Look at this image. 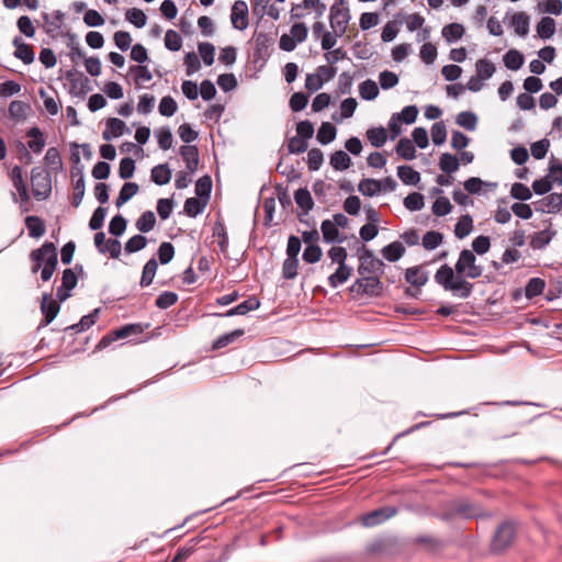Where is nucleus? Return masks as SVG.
<instances>
[{
    "label": "nucleus",
    "instance_id": "f257e3e1",
    "mask_svg": "<svg viewBox=\"0 0 562 562\" xmlns=\"http://www.w3.org/2000/svg\"><path fill=\"white\" fill-rule=\"evenodd\" d=\"M483 273V267L476 265L473 251L463 249L456 262L454 270L447 263L442 265L435 273V281L446 291L459 292L462 299H467L473 291V284L465 280L477 279Z\"/></svg>",
    "mask_w": 562,
    "mask_h": 562
},
{
    "label": "nucleus",
    "instance_id": "f03ea898",
    "mask_svg": "<svg viewBox=\"0 0 562 562\" xmlns=\"http://www.w3.org/2000/svg\"><path fill=\"white\" fill-rule=\"evenodd\" d=\"M30 258L33 262L32 272L37 273L41 270L42 281H49L58 265V255L54 243L45 241L40 248L31 251Z\"/></svg>",
    "mask_w": 562,
    "mask_h": 562
},
{
    "label": "nucleus",
    "instance_id": "7ed1b4c3",
    "mask_svg": "<svg viewBox=\"0 0 562 562\" xmlns=\"http://www.w3.org/2000/svg\"><path fill=\"white\" fill-rule=\"evenodd\" d=\"M358 273L361 277L375 276L381 277L384 273L385 263L376 258L371 249L362 247L359 251Z\"/></svg>",
    "mask_w": 562,
    "mask_h": 562
},
{
    "label": "nucleus",
    "instance_id": "20e7f679",
    "mask_svg": "<svg viewBox=\"0 0 562 562\" xmlns=\"http://www.w3.org/2000/svg\"><path fill=\"white\" fill-rule=\"evenodd\" d=\"M350 19V10L346 0L335 1V3L330 7L329 22L330 27L336 33V35L342 36L346 33Z\"/></svg>",
    "mask_w": 562,
    "mask_h": 562
},
{
    "label": "nucleus",
    "instance_id": "39448f33",
    "mask_svg": "<svg viewBox=\"0 0 562 562\" xmlns=\"http://www.w3.org/2000/svg\"><path fill=\"white\" fill-rule=\"evenodd\" d=\"M383 283L380 277L364 276L358 278L350 286V292H355L358 295H367L370 297H379L383 293Z\"/></svg>",
    "mask_w": 562,
    "mask_h": 562
},
{
    "label": "nucleus",
    "instance_id": "423d86ee",
    "mask_svg": "<svg viewBox=\"0 0 562 562\" xmlns=\"http://www.w3.org/2000/svg\"><path fill=\"white\" fill-rule=\"evenodd\" d=\"M461 517L465 519L477 518L484 516L483 508L468 499H458L451 503L450 513L447 514V518Z\"/></svg>",
    "mask_w": 562,
    "mask_h": 562
},
{
    "label": "nucleus",
    "instance_id": "0eeeda50",
    "mask_svg": "<svg viewBox=\"0 0 562 562\" xmlns=\"http://www.w3.org/2000/svg\"><path fill=\"white\" fill-rule=\"evenodd\" d=\"M32 191L35 198L46 199L52 191L50 177L41 168L31 171Z\"/></svg>",
    "mask_w": 562,
    "mask_h": 562
},
{
    "label": "nucleus",
    "instance_id": "6e6552de",
    "mask_svg": "<svg viewBox=\"0 0 562 562\" xmlns=\"http://www.w3.org/2000/svg\"><path fill=\"white\" fill-rule=\"evenodd\" d=\"M514 536H515V529H514L513 524H510L508 521L502 522L498 526V528L493 537V540L491 543L492 550L495 552H501V551L505 550L506 548H508L510 546V543L514 539Z\"/></svg>",
    "mask_w": 562,
    "mask_h": 562
},
{
    "label": "nucleus",
    "instance_id": "1a4fd4ad",
    "mask_svg": "<svg viewBox=\"0 0 562 562\" xmlns=\"http://www.w3.org/2000/svg\"><path fill=\"white\" fill-rule=\"evenodd\" d=\"M140 331H142V328L137 324L125 325V326L117 328V329L106 334L105 336H103L100 339V341L98 342L97 347L99 349H104L117 339L127 338L128 336H131L133 334H138Z\"/></svg>",
    "mask_w": 562,
    "mask_h": 562
},
{
    "label": "nucleus",
    "instance_id": "9d476101",
    "mask_svg": "<svg viewBox=\"0 0 562 562\" xmlns=\"http://www.w3.org/2000/svg\"><path fill=\"white\" fill-rule=\"evenodd\" d=\"M94 245L99 252H109L111 258L117 259L121 255L122 246L117 239H106L103 232H98L94 235Z\"/></svg>",
    "mask_w": 562,
    "mask_h": 562
},
{
    "label": "nucleus",
    "instance_id": "9b49d317",
    "mask_svg": "<svg viewBox=\"0 0 562 562\" xmlns=\"http://www.w3.org/2000/svg\"><path fill=\"white\" fill-rule=\"evenodd\" d=\"M544 224L546 227L542 231L535 233L530 237L529 245L533 250L544 249L557 235V232L552 228L550 220L544 221Z\"/></svg>",
    "mask_w": 562,
    "mask_h": 562
},
{
    "label": "nucleus",
    "instance_id": "f8f14e48",
    "mask_svg": "<svg viewBox=\"0 0 562 562\" xmlns=\"http://www.w3.org/2000/svg\"><path fill=\"white\" fill-rule=\"evenodd\" d=\"M254 41H255V48H254L255 61L266 60L270 54V48L274 43L273 37L266 33H255Z\"/></svg>",
    "mask_w": 562,
    "mask_h": 562
},
{
    "label": "nucleus",
    "instance_id": "ddd939ff",
    "mask_svg": "<svg viewBox=\"0 0 562 562\" xmlns=\"http://www.w3.org/2000/svg\"><path fill=\"white\" fill-rule=\"evenodd\" d=\"M396 512L397 510L394 507H381L363 515L361 521L366 527H373L393 517Z\"/></svg>",
    "mask_w": 562,
    "mask_h": 562
},
{
    "label": "nucleus",
    "instance_id": "4468645a",
    "mask_svg": "<svg viewBox=\"0 0 562 562\" xmlns=\"http://www.w3.org/2000/svg\"><path fill=\"white\" fill-rule=\"evenodd\" d=\"M231 21L235 29L243 31L248 26V7L245 1L238 0L232 7Z\"/></svg>",
    "mask_w": 562,
    "mask_h": 562
},
{
    "label": "nucleus",
    "instance_id": "2eb2a0df",
    "mask_svg": "<svg viewBox=\"0 0 562 562\" xmlns=\"http://www.w3.org/2000/svg\"><path fill=\"white\" fill-rule=\"evenodd\" d=\"M260 307V301L257 299V296L252 295L249 296L244 302L239 303L238 305L234 306L233 308L228 310L225 313H215L214 316L217 317H232L235 315H246L248 312L256 311Z\"/></svg>",
    "mask_w": 562,
    "mask_h": 562
},
{
    "label": "nucleus",
    "instance_id": "dca6fc26",
    "mask_svg": "<svg viewBox=\"0 0 562 562\" xmlns=\"http://www.w3.org/2000/svg\"><path fill=\"white\" fill-rule=\"evenodd\" d=\"M59 310V303L56 300H53L50 294L44 293L41 304V311L44 315L42 326L50 324L57 316Z\"/></svg>",
    "mask_w": 562,
    "mask_h": 562
},
{
    "label": "nucleus",
    "instance_id": "f3484780",
    "mask_svg": "<svg viewBox=\"0 0 562 562\" xmlns=\"http://www.w3.org/2000/svg\"><path fill=\"white\" fill-rule=\"evenodd\" d=\"M66 79L70 83V92L75 94H83L88 91L89 79L82 74L74 69L66 72Z\"/></svg>",
    "mask_w": 562,
    "mask_h": 562
},
{
    "label": "nucleus",
    "instance_id": "a211bd4d",
    "mask_svg": "<svg viewBox=\"0 0 562 562\" xmlns=\"http://www.w3.org/2000/svg\"><path fill=\"white\" fill-rule=\"evenodd\" d=\"M10 178L12 180L13 187L15 188V190L19 193L21 203L26 204L30 200V196H29L26 184L23 180L22 168L20 166H14L11 169Z\"/></svg>",
    "mask_w": 562,
    "mask_h": 562
},
{
    "label": "nucleus",
    "instance_id": "6ab92c4d",
    "mask_svg": "<svg viewBox=\"0 0 562 562\" xmlns=\"http://www.w3.org/2000/svg\"><path fill=\"white\" fill-rule=\"evenodd\" d=\"M180 155L186 162L189 173H194L199 166V150L194 145H183L180 147Z\"/></svg>",
    "mask_w": 562,
    "mask_h": 562
},
{
    "label": "nucleus",
    "instance_id": "aec40b11",
    "mask_svg": "<svg viewBox=\"0 0 562 562\" xmlns=\"http://www.w3.org/2000/svg\"><path fill=\"white\" fill-rule=\"evenodd\" d=\"M126 131V124L117 119L111 117L106 121V128L102 132V137L105 140L122 136Z\"/></svg>",
    "mask_w": 562,
    "mask_h": 562
},
{
    "label": "nucleus",
    "instance_id": "412c9836",
    "mask_svg": "<svg viewBox=\"0 0 562 562\" xmlns=\"http://www.w3.org/2000/svg\"><path fill=\"white\" fill-rule=\"evenodd\" d=\"M13 45L15 46V58L22 60L26 65L34 61L35 55L31 45L24 43L19 36L13 40Z\"/></svg>",
    "mask_w": 562,
    "mask_h": 562
},
{
    "label": "nucleus",
    "instance_id": "4be33fe9",
    "mask_svg": "<svg viewBox=\"0 0 562 562\" xmlns=\"http://www.w3.org/2000/svg\"><path fill=\"white\" fill-rule=\"evenodd\" d=\"M171 169L168 164H159L150 171V179L158 186H165L171 180Z\"/></svg>",
    "mask_w": 562,
    "mask_h": 562
},
{
    "label": "nucleus",
    "instance_id": "5701e85b",
    "mask_svg": "<svg viewBox=\"0 0 562 562\" xmlns=\"http://www.w3.org/2000/svg\"><path fill=\"white\" fill-rule=\"evenodd\" d=\"M26 136L31 138V140L27 142L29 149L35 154H40L46 144L41 128L37 126L31 127L26 132Z\"/></svg>",
    "mask_w": 562,
    "mask_h": 562
},
{
    "label": "nucleus",
    "instance_id": "b1692460",
    "mask_svg": "<svg viewBox=\"0 0 562 562\" xmlns=\"http://www.w3.org/2000/svg\"><path fill=\"white\" fill-rule=\"evenodd\" d=\"M405 280L413 286L422 288L427 283L428 276L419 266H415L406 269Z\"/></svg>",
    "mask_w": 562,
    "mask_h": 562
},
{
    "label": "nucleus",
    "instance_id": "393cba45",
    "mask_svg": "<svg viewBox=\"0 0 562 562\" xmlns=\"http://www.w3.org/2000/svg\"><path fill=\"white\" fill-rule=\"evenodd\" d=\"M404 254L405 247L401 241H393L381 249L382 257L390 262L400 260Z\"/></svg>",
    "mask_w": 562,
    "mask_h": 562
},
{
    "label": "nucleus",
    "instance_id": "a878e982",
    "mask_svg": "<svg viewBox=\"0 0 562 562\" xmlns=\"http://www.w3.org/2000/svg\"><path fill=\"white\" fill-rule=\"evenodd\" d=\"M530 19L525 12H516L513 14L510 25L514 27L518 36L525 37L529 32Z\"/></svg>",
    "mask_w": 562,
    "mask_h": 562
},
{
    "label": "nucleus",
    "instance_id": "bb28decb",
    "mask_svg": "<svg viewBox=\"0 0 562 562\" xmlns=\"http://www.w3.org/2000/svg\"><path fill=\"white\" fill-rule=\"evenodd\" d=\"M25 226L29 231L30 237L40 238L45 234L46 226L43 220L38 216L30 215L25 218Z\"/></svg>",
    "mask_w": 562,
    "mask_h": 562
},
{
    "label": "nucleus",
    "instance_id": "cd10ccee",
    "mask_svg": "<svg viewBox=\"0 0 562 562\" xmlns=\"http://www.w3.org/2000/svg\"><path fill=\"white\" fill-rule=\"evenodd\" d=\"M397 177L407 186H416L420 181L419 172L406 165L397 167Z\"/></svg>",
    "mask_w": 562,
    "mask_h": 562
},
{
    "label": "nucleus",
    "instance_id": "c85d7f7f",
    "mask_svg": "<svg viewBox=\"0 0 562 562\" xmlns=\"http://www.w3.org/2000/svg\"><path fill=\"white\" fill-rule=\"evenodd\" d=\"M158 269V262L156 258H150L145 266L143 267L142 277L139 281V285L142 288L149 286L153 283V280L156 276Z\"/></svg>",
    "mask_w": 562,
    "mask_h": 562
},
{
    "label": "nucleus",
    "instance_id": "c756f323",
    "mask_svg": "<svg viewBox=\"0 0 562 562\" xmlns=\"http://www.w3.org/2000/svg\"><path fill=\"white\" fill-rule=\"evenodd\" d=\"M336 135L337 128L335 125L329 122H324L317 131L316 139L322 145H327L336 138Z\"/></svg>",
    "mask_w": 562,
    "mask_h": 562
},
{
    "label": "nucleus",
    "instance_id": "7c9ffc66",
    "mask_svg": "<svg viewBox=\"0 0 562 562\" xmlns=\"http://www.w3.org/2000/svg\"><path fill=\"white\" fill-rule=\"evenodd\" d=\"M395 150L396 154L405 160H413L416 157L415 145L407 137H403L398 140Z\"/></svg>",
    "mask_w": 562,
    "mask_h": 562
},
{
    "label": "nucleus",
    "instance_id": "2f4dec72",
    "mask_svg": "<svg viewBox=\"0 0 562 562\" xmlns=\"http://www.w3.org/2000/svg\"><path fill=\"white\" fill-rule=\"evenodd\" d=\"M294 200L297 206L301 207L305 214L314 206L313 198L310 191L305 188H300L294 192Z\"/></svg>",
    "mask_w": 562,
    "mask_h": 562
},
{
    "label": "nucleus",
    "instance_id": "473e14b6",
    "mask_svg": "<svg viewBox=\"0 0 562 562\" xmlns=\"http://www.w3.org/2000/svg\"><path fill=\"white\" fill-rule=\"evenodd\" d=\"M352 268L345 266H338L336 271L328 277V284L335 289L338 285L345 283L351 276Z\"/></svg>",
    "mask_w": 562,
    "mask_h": 562
},
{
    "label": "nucleus",
    "instance_id": "72a5a7b5",
    "mask_svg": "<svg viewBox=\"0 0 562 562\" xmlns=\"http://www.w3.org/2000/svg\"><path fill=\"white\" fill-rule=\"evenodd\" d=\"M128 74L134 77V82L137 88H140L143 82L150 81L153 79V75L148 67L143 65L131 66Z\"/></svg>",
    "mask_w": 562,
    "mask_h": 562
},
{
    "label": "nucleus",
    "instance_id": "f704fd0d",
    "mask_svg": "<svg viewBox=\"0 0 562 562\" xmlns=\"http://www.w3.org/2000/svg\"><path fill=\"white\" fill-rule=\"evenodd\" d=\"M358 190L363 195L374 196L382 191V182L376 179H363L359 182Z\"/></svg>",
    "mask_w": 562,
    "mask_h": 562
},
{
    "label": "nucleus",
    "instance_id": "c9c22d12",
    "mask_svg": "<svg viewBox=\"0 0 562 562\" xmlns=\"http://www.w3.org/2000/svg\"><path fill=\"white\" fill-rule=\"evenodd\" d=\"M138 184L135 182H125L120 190L119 196L115 200L117 207L123 206L128 200H131L138 192Z\"/></svg>",
    "mask_w": 562,
    "mask_h": 562
},
{
    "label": "nucleus",
    "instance_id": "e433bc0d",
    "mask_svg": "<svg viewBox=\"0 0 562 562\" xmlns=\"http://www.w3.org/2000/svg\"><path fill=\"white\" fill-rule=\"evenodd\" d=\"M537 33L542 40L551 38L555 33V21L550 16H543L537 24Z\"/></svg>",
    "mask_w": 562,
    "mask_h": 562
},
{
    "label": "nucleus",
    "instance_id": "4c0bfd02",
    "mask_svg": "<svg viewBox=\"0 0 562 562\" xmlns=\"http://www.w3.org/2000/svg\"><path fill=\"white\" fill-rule=\"evenodd\" d=\"M464 189L470 194H479L484 187H488L492 189H495L497 187V183L495 182H486L477 177H471L463 183Z\"/></svg>",
    "mask_w": 562,
    "mask_h": 562
},
{
    "label": "nucleus",
    "instance_id": "58836bf2",
    "mask_svg": "<svg viewBox=\"0 0 562 562\" xmlns=\"http://www.w3.org/2000/svg\"><path fill=\"white\" fill-rule=\"evenodd\" d=\"M366 135L370 144L376 148L382 147L387 139V133L383 126L371 127L367 131Z\"/></svg>",
    "mask_w": 562,
    "mask_h": 562
},
{
    "label": "nucleus",
    "instance_id": "ea45409f",
    "mask_svg": "<svg viewBox=\"0 0 562 562\" xmlns=\"http://www.w3.org/2000/svg\"><path fill=\"white\" fill-rule=\"evenodd\" d=\"M156 225V216L153 211H145L136 221L135 227L140 233H148Z\"/></svg>",
    "mask_w": 562,
    "mask_h": 562
},
{
    "label": "nucleus",
    "instance_id": "a19ab883",
    "mask_svg": "<svg viewBox=\"0 0 562 562\" xmlns=\"http://www.w3.org/2000/svg\"><path fill=\"white\" fill-rule=\"evenodd\" d=\"M245 334V330L241 328L235 329L231 333H226L222 336H220L217 339L213 341V349L217 350L221 348H224L228 346L229 344L234 342L238 338H240Z\"/></svg>",
    "mask_w": 562,
    "mask_h": 562
},
{
    "label": "nucleus",
    "instance_id": "79ce46f5",
    "mask_svg": "<svg viewBox=\"0 0 562 562\" xmlns=\"http://www.w3.org/2000/svg\"><path fill=\"white\" fill-rule=\"evenodd\" d=\"M330 166L335 170L342 171L351 166V159L346 151L337 150L330 156Z\"/></svg>",
    "mask_w": 562,
    "mask_h": 562
},
{
    "label": "nucleus",
    "instance_id": "37998d69",
    "mask_svg": "<svg viewBox=\"0 0 562 562\" xmlns=\"http://www.w3.org/2000/svg\"><path fill=\"white\" fill-rule=\"evenodd\" d=\"M442 37L448 42H454L460 40L464 34L463 25L459 23H450L443 26L441 31Z\"/></svg>",
    "mask_w": 562,
    "mask_h": 562
},
{
    "label": "nucleus",
    "instance_id": "c03bdc74",
    "mask_svg": "<svg viewBox=\"0 0 562 562\" xmlns=\"http://www.w3.org/2000/svg\"><path fill=\"white\" fill-rule=\"evenodd\" d=\"M506 68L510 70H518L524 65V55L516 50L509 49L503 57Z\"/></svg>",
    "mask_w": 562,
    "mask_h": 562
},
{
    "label": "nucleus",
    "instance_id": "a18cd8bd",
    "mask_svg": "<svg viewBox=\"0 0 562 562\" xmlns=\"http://www.w3.org/2000/svg\"><path fill=\"white\" fill-rule=\"evenodd\" d=\"M359 93L363 100H374L379 94V87L372 79H367L359 85Z\"/></svg>",
    "mask_w": 562,
    "mask_h": 562
},
{
    "label": "nucleus",
    "instance_id": "49530a36",
    "mask_svg": "<svg viewBox=\"0 0 562 562\" xmlns=\"http://www.w3.org/2000/svg\"><path fill=\"white\" fill-rule=\"evenodd\" d=\"M473 228V220L469 214L462 215L454 226V235L462 239L467 237Z\"/></svg>",
    "mask_w": 562,
    "mask_h": 562
},
{
    "label": "nucleus",
    "instance_id": "de8ad7c7",
    "mask_svg": "<svg viewBox=\"0 0 562 562\" xmlns=\"http://www.w3.org/2000/svg\"><path fill=\"white\" fill-rule=\"evenodd\" d=\"M460 167L459 160L456 156L445 153L440 156L439 168L441 171L450 175L458 171Z\"/></svg>",
    "mask_w": 562,
    "mask_h": 562
},
{
    "label": "nucleus",
    "instance_id": "09e8293b",
    "mask_svg": "<svg viewBox=\"0 0 562 562\" xmlns=\"http://www.w3.org/2000/svg\"><path fill=\"white\" fill-rule=\"evenodd\" d=\"M495 70V65L486 58H481L475 63V75L484 80L490 79L494 75Z\"/></svg>",
    "mask_w": 562,
    "mask_h": 562
},
{
    "label": "nucleus",
    "instance_id": "8fccbe9b",
    "mask_svg": "<svg viewBox=\"0 0 562 562\" xmlns=\"http://www.w3.org/2000/svg\"><path fill=\"white\" fill-rule=\"evenodd\" d=\"M456 122L467 131H474L477 125V116L471 111H463L457 115Z\"/></svg>",
    "mask_w": 562,
    "mask_h": 562
},
{
    "label": "nucleus",
    "instance_id": "3c124183",
    "mask_svg": "<svg viewBox=\"0 0 562 562\" xmlns=\"http://www.w3.org/2000/svg\"><path fill=\"white\" fill-rule=\"evenodd\" d=\"M321 231L326 243L339 240V231L330 220H324L321 224Z\"/></svg>",
    "mask_w": 562,
    "mask_h": 562
},
{
    "label": "nucleus",
    "instance_id": "603ef678",
    "mask_svg": "<svg viewBox=\"0 0 562 562\" xmlns=\"http://www.w3.org/2000/svg\"><path fill=\"white\" fill-rule=\"evenodd\" d=\"M544 288H546V282L543 279L531 278L525 288V294L528 299H532L535 296L542 294Z\"/></svg>",
    "mask_w": 562,
    "mask_h": 562
},
{
    "label": "nucleus",
    "instance_id": "864d4df0",
    "mask_svg": "<svg viewBox=\"0 0 562 562\" xmlns=\"http://www.w3.org/2000/svg\"><path fill=\"white\" fill-rule=\"evenodd\" d=\"M443 235L436 231L427 232L423 237V247L426 250H434L442 244Z\"/></svg>",
    "mask_w": 562,
    "mask_h": 562
},
{
    "label": "nucleus",
    "instance_id": "5fc2aeb1",
    "mask_svg": "<svg viewBox=\"0 0 562 562\" xmlns=\"http://www.w3.org/2000/svg\"><path fill=\"white\" fill-rule=\"evenodd\" d=\"M147 245V238L140 234L132 236L124 246L127 254H134L144 249Z\"/></svg>",
    "mask_w": 562,
    "mask_h": 562
},
{
    "label": "nucleus",
    "instance_id": "6e6d98bb",
    "mask_svg": "<svg viewBox=\"0 0 562 562\" xmlns=\"http://www.w3.org/2000/svg\"><path fill=\"white\" fill-rule=\"evenodd\" d=\"M205 203L196 198H189L184 202V212L190 217H195L204 211Z\"/></svg>",
    "mask_w": 562,
    "mask_h": 562
},
{
    "label": "nucleus",
    "instance_id": "4d7b16f0",
    "mask_svg": "<svg viewBox=\"0 0 562 562\" xmlns=\"http://www.w3.org/2000/svg\"><path fill=\"white\" fill-rule=\"evenodd\" d=\"M299 258L286 257L282 265V276L292 280L297 276Z\"/></svg>",
    "mask_w": 562,
    "mask_h": 562
},
{
    "label": "nucleus",
    "instance_id": "13d9d810",
    "mask_svg": "<svg viewBox=\"0 0 562 562\" xmlns=\"http://www.w3.org/2000/svg\"><path fill=\"white\" fill-rule=\"evenodd\" d=\"M125 19L138 29L145 26L147 20L146 14L137 8L128 9Z\"/></svg>",
    "mask_w": 562,
    "mask_h": 562
},
{
    "label": "nucleus",
    "instance_id": "bf43d9fd",
    "mask_svg": "<svg viewBox=\"0 0 562 562\" xmlns=\"http://www.w3.org/2000/svg\"><path fill=\"white\" fill-rule=\"evenodd\" d=\"M425 205V201H424V195L422 193H418V192H413V193H409L405 199H404V206L409 210V211H419L424 207Z\"/></svg>",
    "mask_w": 562,
    "mask_h": 562
},
{
    "label": "nucleus",
    "instance_id": "052dcab7",
    "mask_svg": "<svg viewBox=\"0 0 562 562\" xmlns=\"http://www.w3.org/2000/svg\"><path fill=\"white\" fill-rule=\"evenodd\" d=\"M126 225H127V221L125 220V217L122 216L121 214H117V215L113 216L112 220L110 221L109 233L111 235L120 237L121 235L124 234V232L126 229Z\"/></svg>",
    "mask_w": 562,
    "mask_h": 562
},
{
    "label": "nucleus",
    "instance_id": "680f3d73",
    "mask_svg": "<svg viewBox=\"0 0 562 562\" xmlns=\"http://www.w3.org/2000/svg\"><path fill=\"white\" fill-rule=\"evenodd\" d=\"M177 301L178 294L176 292L165 291L157 296L155 305L160 310H166L176 304Z\"/></svg>",
    "mask_w": 562,
    "mask_h": 562
},
{
    "label": "nucleus",
    "instance_id": "e2e57ef3",
    "mask_svg": "<svg viewBox=\"0 0 562 562\" xmlns=\"http://www.w3.org/2000/svg\"><path fill=\"white\" fill-rule=\"evenodd\" d=\"M158 145L162 150H167L172 146V133L169 127H160L155 132Z\"/></svg>",
    "mask_w": 562,
    "mask_h": 562
},
{
    "label": "nucleus",
    "instance_id": "0e129e2a",
    "mask_svg": "<svg viewBox=\"0 0 562 562\" xmlns=\"http://www.w3.org/2000/svg\"><path fill=\"white\" fill-rule=\"evenodd\" d=\"M157 255L161 265L169 263L175 257L173 245L170 241L161 243L158 248Z\"/></svg>",
    "mask_w": 562,
    "mask_h": 562
},
{
    "label": "nucleus",
    "instance_id": "69168bd1",
    "mask_svg": "<svg viewBox=\"0 0 562 562\" xmlns=\"http://www.w3.org/2000/svg\"><path fill=\"white\" fill-rule=\"evenodd\" d=\"M165 46L171 52H178L182 46V38L175 30H168L165 34Z\"/></svg>",
    "mask_w": 562,
    "mask_h": 562
},
{
    "label": "nucleus",
    "instance_id": "338daca9",
    "mask_svg": "<svg viewBox=\"0 0 562 562\" xmlns=\"http://www.w3.org/2000/svg\"><path fill=\"white\" fill-rule=\"evenodd\" d=\"M510 195H512V198L519 200V201H528L531 199L532 193L526 184L520 183V182H515L512 186Z\"/></svg>",
    "mask_w": 562,
    "mask_h": 562
},
{
    "label": "nucleus",
    "instance_id": "774afa93",
    "mask_svg": "<svg viewBox=\"0 0 562 562\" xmlns=\"http://www.w3.org/2000/svg\"><path fill=\"white\" fill-rule=\"evenodd\" d=\"M198 49L203 63L206 66H211L214 63L215 47L209 42L199 43Z\"/></svg>",
    "mask_w": 562,
    "mask_h": 562
}]
</instances>
